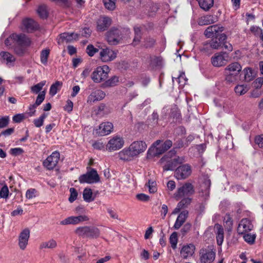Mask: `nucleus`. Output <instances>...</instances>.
I'll return each mask as SVG.
<instances>
[{"instance_id":"1","label":"nucleus","mask_w":263,"mask_h":263,"mask_svg":"<svg viewBox=\"0 0 263 263\" xmlns=\"http://www.w3.org/2000/svg\"><path fill=\"white\" fill-rule=\"evenodd\" d=\"M172 146V142L167 140L163 142L160 140L155 141L149 148L147 154L152 157L162 154Z\"/></svg>"},{"instance_id":"2","label":"nucleus","mask_w":263,"mask_h":263,"mask_svg":"<svg viewBox=\"0 0 263 263\" xmlns=\"http://www.w3.org/2000/svg\"><path fill=\"white\" fill-rule=\"evenodd\" d=\"M195 193V187L193 183L185 182L182 185V207L189 205L192 201L191 196Z\"/></svg>"},{"instance_id":"3","label":"nucleus","mask_w":263,"mask_h":263,"mask_svg":"<svg viewBox=\"0 0 263 263\" xmlns=\"http://www.w3.org/2000/svg\"><path fill=\"white\" fill-rule=\"evenodd\" d=\"M109 72V68L107 65L98 67L92 73L91 79L95 83H100L107 78Z\"/></svg>"},{"instance_id":"4","label":"nucleus","mask_w":263,"mask_h":263,"mask_svg":"<svg viewBox=\"0 0 263 263\" xmlns=\"http://www.w3.org/2000/svg\"><path fill=\"white\" fill-rule=\"evenodd\" d=\"M123 30L118 28H112L106 34V40L110 45L118 44L123 37Z\"/></svg>"},{"instance_id":"5","label":"nucleus","mask_w":263,"mask_h":263,"mask_svg":"<svg viewBox=\"0 0 263 263\" xmlns=\"http://www.w3.org/2000/svg\"><path fill=\"white\" fill-rule=\"evenodd\" d=\"M215 252L210 248H202L199 251L201 263H212L215 258Z\"/></svg>"},{"instance_id":"6","label":"nucleus","mask_w":263,"mask_h":263,"mask_svg":"<svg viewBox=\"0 0 263 263\" xmlns=\"http://www.w3.org/2000/svg\"><path fill=\"white\" fill-rule=\"evenodd\" d=\"M99 176L96 170L92 168L90 171L88 172L85 174L81 175L79 177V180L81 183H93L99 181Z\"/></svg>"},{"instance_id":"7","label":"nucleus","mask_w":263,"mask_h":263,"mask_svg":"<svg viewBox=\"0 0 263 263\" xmlns=\"http://www.w3.org/2000/svg\"><path fill=\"white\" fill-rule=\"evenodd\" d=\"M60 154L58 151H54L43 162V166L48 170H52L57 165L60 160Z\"/></svg>"},{"instance_id":"8","label":"nucleus","mask_w":263,"mask_h":263,"mask_svg":"<svg viewBox=\"0 0 263 263\" xmlns=\"http://www.w3.org/2000/svg\"><path fill=\"white\" fill-rule=\"evenodd\" d=\"M124 144V141L121 137L115 136L109 140L106 148L109 152L116 151L121 148Z\"/></svg>"},{"instance_id":"9","label":"nucleus","mask_w":263,"mask_h":263,"mask_svg":"<svg viewBox=\"0 0 263 263\" xmlns=\"http://www.w3.org/2000/svg\"><path fill=\"white\" fill-rule=\"evenodd\" d=\"M117 52L108 48L101 49L99 52V59L104 63L109 62L117 58Z\"/></svg>"},{"instance_id":"10","label":"nucleus","mask_w":263,"mask_h":263,"mask_svg":"<svg viewBox=\"0 0 263 263\" xmlns=\"http://www.w3.org/2000/svg\"><path fill=\"white\" fill-rule=\"evenodd\" d=\"M114 126L109 122H102L93 130V134L98 136H104L110 134L113 130Z\"/></svg>"},{"instance_id":"11","label":"nucleus","mask_w":263,"mask_h":263,"mask_svg":"<svg viewBox=\"0 0 263 263\" xmlns=\"http://www.w3.org/2000/svg\"><path fill=\"white\" fill-rule=\"evenodd\" d=\"M228 58L226 52L217 53L211 58V63L215 67H221L226 65Z\"/></svg>"},{"instance_id":"12","label":"nucleus","mask_w":263,"mask_h":263,"mask_svg":"<svg viewBox=\"0 0 263 263\" xmlns=\"http://www.w3.org/2000/svg\"><path fill=\"white\" fill-rule=\"evenodd\" d=\"M224 30V28L220 25H215L209 26L204 31V35L208 38H218L220 33Z\"/></svg>"},{"instance_id":"13","label":"nucleus","mask_w":263,"mask_h":263,"mask_svg":"<svg viewBox=\"0 0 263 263\" xmlns=\"http://www.w3.org/2000/svg\"><path fill=\"white\" fill-rule=\"evenodd\" d=\"M129 146L136 157L144 153L147 147V144L143 141H134L130 144Z\"/></svg>"},{"instance_id":"14","label":"nucleus","mask_w":263,"mask_h":263,"mask_svg":"<svg viewBox=\"0 0 263 263\" xmlns=\"http://www.w3.org/2000/svg\"><path fill=\"white\" fill-rule=\"evenodd\" d=\"M88 217L86 215H79L78 216H70L60 221L61 225L78 224L81 222L87 221Z\"/></svg>"},{"instance_id":"15","label":"nucleus","mask_w":263,"mask_h":263,"mask_svg":"<svg viewBox=\"0 0 263 263\" xmlns=\"http://www.w3.org/2000/svg\"><path fill=\"white\" fill-rule=\"evenodd\" d=\"M253 227V224L249 219L243 218L238 224L237 232L239 234H244L251 231Z\"/></svg>"},{"instance_id":"16","label":"nucleus","mask_w":263,"mask_h":263,"mask_svg":"<svg viewBox=\"0 0 263 263\" xmlns=\"http://www.w3.org/2000/svg\"><path fill=\"white\" fill-rule=\"evenodd\" d=\"M30 237V231L28 229H25L18 236V246L22 250H24L28 245Z\"/></svg>"},{"instance_id":"17","label":"nucleus","mask_w":263,"mask_h":263,"mask_svg":"<svg viewBox=\"0 0 263 263\" xmlns=\"http://www.w3.org/2000/svg\"><path fill=\"white\" fill-rule=\"evenodd\" d=\"M105 93L100 89L93 90L88 97L87 102L89 104H92L101 101L105 98Z\"/></svg>"},{"instance_id":"18","label":"nucleus","mask_w":263,"mask_h":263,"mask_svg":"<svg viewBox=\"0 0 263 263\" xmlns=\"http://www.w3.org/2000/svg\"><path fill=\"white\" fill-rule=\"evenodd\" d=\"M12 37L13 38L14 45L29 46L30 40L24 34L13 33Z\"/></svg>"},{"instance_id":"19","label":"nucleus","mask_w":263,"mask_h":263,"mask_svg":"<svg viewBox=\"0 0 263 263\" xmlns=\"http://www.w3.org/2000/svg\"><path fill=\"white\" fill-rule=\"evenodd\" d=\"M118 155L119 159L124 161H132L136 157L130 148L129 146L123 148L118 153Z\"/></svg>"},{"instance_id":"20","label":"nucleus","mask_w":263,"mask_h":263,"mask_svg":"<svg viewBox=\"0 0 263 263\" xmlns=\"http://www.w3.org/2000/svg\"><path fill=\"white\" fill-rule=\"evenodd\" d=\"M111 19L106 16L100 17L97 21V28L99 31L105 30L111 24Z\"/></svg>"},{"instance_id":"21","label":"nucleus","mask_w":263,"mask_h":263,"mask_svg":"<svg viewBox=\"0 0 263 263\" xmlns=\"http://www.w3.org/2000/svg\"><path fill=\"white\" fill-rule=\"evenodd\" d=\"M195 246L193 243H187L182 247V257L186 259L195 253Z\"/></svg>"},{"instance_id":"22","label":"nucleus","mask_w":263,"mask_h":263,"mask_svg":"<svg viewBox=\"0 0 263 263\" xmlns=\"http://www.w3.org/2000/svg\"><path fill=\"white\" fill-rule=\"evenodd\" d=\"M79 34L77 33L64 32L60 35L59 42H65L66 43L71 42L78 39Z\"/></svg>"},{"instance_id":"23","label":"nucleus","mask_w":263,"mask_h":263,"mask_svg":"<svg viewBox=\"0 0 263 263\" xmlns=\"http://www.w3.org/2000/svg\"><path fill=\"white\" fill-rule=\"evenodd\" d=\"M0 58L2 62H6L8 66H12L15 61V57L9 52L2 51L0 53Z\"/></svg>"},{"instance_id":"24","label":"nucleus","mask_w":263,"mask_h":263,"mask_svg":"<svg viewBox=\"0 0 263 263\" xmlns=\"http://www.w3.org/2000/svg\"><path fill=\"white\" fill-rule=\"evenodd\" d=\"M24 29L27 32H31L37 29V25L35 22L31 18H25L23 21Z\"/></svg>"},{"instance_id":"25","label":"nucleus","mask_w":263,"mask_h":263,"mask_svg":"<svg viewBox=\"0 0 263 263\" xmlns=\"http://www.w3.org/2000/svg\"><path fill=\"white\" fill-rule=\"evenodd\" d=\"M216 22V18L212 15H206L200 17L198 21V23L200 26L208 25Z\"/></svg>"},{"instance_id":"26","label":"nucleus","mask_w":263,"mask_h":263,"mask_svg":"<svg viewBox=\"0 0 263 263\" xmlns=\"http://www.w3.org/2000/svg\"><path fill=\"white\" fill-rule=\"evenodd\" d=\"M215 228L216 229V240L217 245L221 246L223 241L224 231L222 227L219 224H216Z\"/></svg>"},{"instance_id":"27","label":"nucleus","mask_w":263,"mask_h":263,"mask_svg":"<svg viewBox=\"0 0 263 263\" xmlns=\"http://www.w3.org/2000/svg\"><path fill=\"white\" fill-rule=\"evenodd\" d=\"M226 70L229 71L230 72L234 73L239 75L240 72L241 71L242 67L241 65L238 62H233L230 64L226 68Z\"/></svg>"},{"instance_id":"28","label":"nucleus","mask_w":263,"mask_h":263,"mask_svg":"<svg viewBox=\"0 0 263 263\" xmlns=\"http://www.w3.org/2000/svg\"><path fill=\"white\" fill-rule=\"evenodd\" d=\"M176 151L175 149H172L166 155L167 158H170L171 159V162L172 163V166L174 167L177 166V164H179L180 163V158L179 156H176Z\"/></svg>"},{"instance_id":"29","label":"nucleus","mask_w":263,"mask_h":263,"mask_svg":"<svg viewBox=\"0 0 263 263\" xmlns=\"http://www.w3.org/2000/svg\"><path fill=\"white\" fill-rule=\"evenodd\" d=\"M199 7L204 11H209L214 5V0H196Z\"/></svg>"},{"instance_id":"30","label":"nucleus","mask_w":263,"mask_h":263,"mask_svg":"<svg viewBox=\"0 0 263 263\" xmlns=\"http://www.w3.org/2000/svg\"><path fill=\"white\" fill-rule=\"evenodd\" d=\"M57 247V242L53 239H50L46 241L42 242L40 245V249H53Z\"/></svg>"},{"instance_id":"31","label":"nucleus","mask_w":263,"mask_h":263,"mask_svg":"<svg viewBox=\"0 0 263 263\" xmlns=\"http://www.w3.org/2000/svg\"><path fill=\"white\" fill-rule=\"evenodd\" d=\"M249 90V87L246 84L237 85L234 88L235 92L238 96L245 95Z\"/></svg>"},{"instance_id":"32","label":"nucleus","mask_w":263,"mask_h":263,"mask_svg":"<svg viewBox=\"0 0 263 263\" xmlns=\"http://www.w3.org/2000/svg\"><path fill=\"white\" fill-rule=\"evenodd\" d=\"M192 167L189 164H182V179H186L191 176Z\"/></svg>"},{"instance_id":"33","label":"nucleus","mask_w":263,"mask_h":263,"mask_svg":"<svg viewBox=\"0 0 263 263\" xmlns=\"http://www.w3.org/2000/svg\"><path fill=\"white\" fill-rule=\"evenodd\" d=\"M62 82L60 81H56L51 85L49 89V94L51 96H54L59 91L62 86Z\"/></svg>"},{"instance_id":"34","label":"nucleus","mask_w":263,"mask_h":263,"mask_svg":"<svg viewBox=\"0 0 263 263\" xmlns=\"http://www.w3.org/2000/svg\"><path fill=\"white\" fill-rule=\"evenodd\" d=\"M225 80L229 83H232L238 79V75L234 73L230 72L224 69Z\"/></svg>"},{"instance_id":"35","label":"nucleus","mask_w":263,"mask_h":263,"mask_svg":"<svg viewBox=\"0 0 263 263\" xmlns=\"http://www.w3.org/2000/svg\"><path fill=\"white\" fill-rule=\"evenodd\" d=\"M224 226L228 231L231 232L232 229L233 222L229 214H226L224 217Z\"/></svg>"},{"instance_id":"36","label":"nucleus","mask_w":263,"mask_h":263,"mask_svg":"<svg viewBox=\"0 0 263 263\" xmlns=\"http://www.w3.org/2000/svg\"><path fill=\"white\" fill-rule=\"evenodd\" d=\"M178 241V233L176 232H173L170 236L169 241L171 247L173 250L177 248V245Z\"/></svg>"},{"instance_id":"37","label":"nucleus","mask_w":263,"mask_h":263,"mask_svg":"<svg viewBox=\"0 0 263 263\" xmlns=\"http://www.w3.org/2000/svg\"><path fill=\"white\" fill-rule=\"evenodd\" d=\"M119 82V78L116 76H114L110 79L106 81L103 84V87H113L117 85Z\"/></svg>"},{"instance_id":"38","label":"nucleus","mask_w":263,"mask_h":263,"mask_svg":"<svg viewBox=\"0 0 263 263\" xmlns=\"http://www.w3.org/2000/svg\"><path fill=\"white\" fill-rule=\"evenodd\" d=\"M50 53L49 49H45L41 51L40 59L41 63L44 65H46L48 62V59Z\"/></svg>"},{"instance_id":"39","label":"nucleus","mask_w":263,"mask_h":263,"mask_svg":"<svg viewBox=\"0 0 263 263\" xmlns=\"http://www.w3.org/2000/svg\"><path fill=\"white\" fill-rule=\"evenodd\" d=\"M46 81H42L31 87V91L33 93L37 94L40 92L43 86L46 84Z\"/></svg>"},{"instance_id":"40","label":"nucleus","mask_w":263,"mask_h":263,"mask_svg":"<svg viewBox=\"0 0 263 263\" xmlns=\"http://www.w3.org/2000/svg\"><path fill=\"white\" fill-rule=\"evenodd\" d=\"M88 230L89 227H81L77 228L75 230V233L80 236L87 237Z\"/></svg>"},{"instance_id":"41","label":"nucleus","mask_w":263,"mask_h":263,"mask_svg":"<svg viewBox=\"0 0 263 263\" xmlns=\"http://www.w3.org/2000/svg\"><path fill=\"white\" fill-rule=\"evenodd\" d=\"M135 37L133 40V45L136 46L139 44L141 39V30L139 27H136L134 28Z\"/></svg>"},{"instance_id":"42","label":"nucleus","mask_w":263,"mask_h":263,"mask_svg":"<svg viewBox=\"0 0 263 263\" xmlns=\"http://www.w3.org/2000/svg\"><path fill=\"white\" fill-rule=\"evenodd\" d=\"M243 239L247 243L252 245L256 239V235L253 233H247L243 234Z\"/></svg>"},{"instance_id":"43","label":"nucleus","mask_w":263,"mask_h":263,"mask_svg":"<svg viewBox=\"0 0 263 263\" xmlns=\"http://www.w3.org/2000/svg\"><path fill=\"white\" fill-rule=\"evenodd\" d=\"M92 193L91 190L90 189H85L83 191V198L84 200L88 202H91L93 200L92 198Z\"/></svg>"},{"instance_id":"44","label":"nucleus","mask_w":263,"mask_h":263,"mask_svg":"<svg viewBox=\"0 0 263 263\" xmlns=\"http://www.w3.org/2000/svg\"><path fill=\"white\" fill-rule=\"evenodd\" d=\"M37 12L39 15L42 18H46L48 16L47 7L45 5L39 6L37 10Z\"/></svg>"},{"instance_id":"45","label":"nucleus","mask_w":263,"mask_h":263,"mask_svg":"<svg viewBox=\"0 0 263 263\" xmlns=\"http://www.w3.org/2000/svg\"><path fill=\"white\" fill-rule=\"evenodd\" d=\"M211 186V181L210 180H206L203 182L202 187H204V192H203V196H205V198H208L210 194V188Z\"/></svg>"},{"instance_id":"46","label":"nucleus","mask_w":263,"mask_h":263,"mask_svg":"<svg viewBox=\"0 0 263 263\" xmlns=\"http://www.w3.org/2000/svg\"><path fill=\"white\" fill-rule=\"evenodd\" d=\"M28 46L26 45H14L13 49L15 53L20 55H23L25 52V47Z\"/></svg>"},{"instance_id":"47","label":"nucleus","mask_w":263,"mask_h":263,"mask_svg":"<svg viewBox=\"0 0 263 263\" xmlns=\"http://www.w3.org/2000/svg\"><path fill=\"white\" fill-rule=\"evenodd\" d=\"M87 237L97 238L100 235V231L97 228H91L89 227Z\"/></svg>"},{"instance_id":"48","label":"nucleus","mask_w":263,"mask_h":263,"mask_svg":"<svg viewBox=\"0 0 263 263\" xmlns=\"http://www.w3.org/2000/svg\"><path fill=\"white\" fill-rule=\"evenodd\" d=\"M9 191L6 184L4 185L0 190V198L7 199L9 197Z\"/></svg>"},{"instance_id":"49","label":"nucleus","mask_w":263,"mask_h":263,"mask_svg":"<svg viewBox=\"0 0 263 263\" xmlns=\"http://www.w3.org/2000/svg\"><path fill=\"white\" fill-rule=\"evenodd\" d=\"M37 195V191L35 189H29L27 190L26 193V197L28 199L35 198Z\"/></svg>"},{"instance_id":"50","label":"nucleus","mask_w":263,"mask_h":263,"mask_svg":"<svg viewBox=\"0 0 263 263\" xmlns=\"http://www.w3.org/2000/svg\"><path fill=\"white\" fill-rule=\"evenodd\" d=\"M46 117V115L44 114L42 115L39 118L34 119L33 121V123L34 125L36 127H40L43 125L44 119Z\"/></svg>"},{"instance_id":"51","label":"nucleus","mask_w":263,"mask_h":263,"mask_svg":"<svg viewBox=\"0 0 263 263\" xmlns=\"http://www.w3.org/2000/svg\"><path fill=\"white\" fill-rule=\"evenodd\" d=\"M115 1L116 0H103L106 8L110 10H112L115 8Z\"/></svg>"},{"instance_id":"52","label":"nucleus","mask_w":263,"mask_h":263,"mask_svg":"<svg viewBox=\"0 0 263 263\" xmlns=\"http://www.w3.org/2000/svg\"><path fill=\"white\" fill-rule=\"evenodd\" d=\"M245 74V79L246 81H251L252 78V71L250 68H245L243 70Z\"/></svg>"},{"instance_id":"53","label":"nucleus","mask_w":263,"mask_h":263,"mask_svg":"<svg viewBox=\"0 0 263 263\" xmlns=\"http://www.w3.org/2000/svg\"><path fill=\"white\" fill-rule=\"evenodd\" d=\"M98 49L95 48L92 45H88L86 47V52L90 57H92L98 52Z\"/></svg>"},{"instance_id":"54","label":"nucleus","mask_w":263,"mask_h":263,"mask_svg":"<svg viewBox=\"0 0 263 263\" xmlns=\"http://www.w3.org/2000/svg\"><path fill=\"white\" fill-rule=\"evenodd\" d=\"M46 91L45 90L40 92L37 96L35 104L39 106L44 100L45 98Z\"/></svg>"},{"instance_id":"55","label":"nucleus","mask_w":263,"mask_h":263,"mask_svg":"<svg viewBox=\"0 0 263 263\" xmlns=\"http://www.w3.org/2000/svg\"><path fill=\"white\" fill-rule=\"evenodd\" d=\"M69 191L70 193V197H69L68 200L70 202L72 203L75 200H76L78 196V193L77 190L73 187L70 188Z\"/></svg>"},{"instance_id":"56","label":"nucleus","mask_w":263,"mask_h":263,"mask_svg":"<svg viewBox=\"0 0 263 263\" xmlns=\"http://www.w3.org/2000/svg\"><path fill=\"white\" fill-rule=\"evenodd\" d=\"M194 138L193 135H189L182 141V147L187 146L194 140Z\"/></svg>"},{"instance_id":"57","label":"nucleus","mask_w":263,"mask_h":263,"mask_svg":"<svg viewBox=\"0 0 263 263\" xmlns=\"http://www.w3.org/2000/svg\"><path fill=\"white\" fill-rule=\"evenodd\" d=\"M222 44L218 40V38L213 39L210 42V46L213 49H218Z\"/></svg>"},{"instance_id":"58","label":"nucleus","mask_w":263,"mask_h":263,"mask_svg":"<svg viewBox=\"0 0 263 263\" xmlns=\"http://www.w3.org/2000/svg\"><path fill=\"white\" fill-rule=\"evenodd\" d=\"M9 122V118L8 116L3 117L0 118V128L6 127Z\"/></svg>"},{"instance_id":"59","label":"nucleus","mask_w":263,"mask_h":263,"mask_svg":"<svg viewBox=\"0 0 263 263\" xmlns=\"http://www.w3.org/2000/svg\"><path fill=\"white\" fill-rule=\"evenodd\" d=\"M250 31L255 35H260V36L261 34H263L261 29L257 26H252L250 28Z\"/></svg>"},{"instance_id":"60","label":"nucleus","mask_w":263,"mask_h":263,"mask_svg":"<svg viewBox=\"0 0 263 263\" xmlns=\"http://www.w3.org/2000/svg\"><path fill=\"white\" fill-rule=\"evenodd\" d=\"M255 142L260 148H263V135L256 136Z\"/></svg>"},{"instance_id":"61","label":"nucleus","mask_w":263,"mask_h":263,"mask_svg":"<svg viewBox=\"0 0 263 263\" xmlns=\"http://www.w3.org/2000/svg\"><path fill=\"white\" fill-rule=\"evenodd\" d=\"M107 211L111 218L114 219L120 220L118 215L115 210L111 208H107Z\"/></svg>"},{"instance_id":"62","label":"nucleus","mask_w":263,"mask_h":263,"mask_svg":"<svg viewBox=\"0 0 263 263\" xmlns=\"http://www.w3.org/2000/svg\"><path fill=\"white\" fill-rule=\"evenodd\" d=\"M263 84V78H258L253 82V86L255 88H260Z\"/></svg>"},{"instance_id":"63","label":"nucleus","mask_w":263,"mask_h":263,"mask_svg":"<svg viewBox=\"0 0 263 263\" xmlns=\"http://www.w3.org/2000/svg\"><path fill=\"white\" fill-rule=\"evenodd\" d=\"M138 200L141 201H148L149 200V197L145 194H138L136 195Z\"/></svg>"},{"instance_id":"64","label":"nucleus","mask_w":263,"mask_h":263,"mask_svg":"<svg viewBox=\"0 0 263 263\" xmlns=\"http://www.w3.org/2000/svg\"><path fill=\"white\" fill-rule=\"evenodd\" d=\"M81 32V35L85 37L90 36L91 33V30L89 28L87 27L84 28Z\"/></svg>"}]
</instances>
